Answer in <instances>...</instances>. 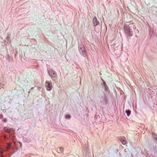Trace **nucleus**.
<instances>
[{"instance_id":"nucleus-1","label":"nucleus","mask_w":157,"mask_h":157,"mask_svg":"<svg viewBox=\"0 0 157 157\" xmlns=\"http://www.w3.org/2000/svg\"><path fill=\"white\" fill-rule=\"evenodd\" d=\"M124 29L125 33L128 36H132V29L128 25L127 26L124 27Z\"/></svg>"},{"instance_id":"nucleus-2","label":"nucleus","mask_w":157,"mask_h":157,"mask_svg":"<svg viewBox=\"0 0 157 157\" xmlns=\"http://www.w3.org/2000/svg\"><path fill=\"white\" fill-rule=\"evenodd\" d=\"M78 49L80 53L82 56L84 57L86 56V52L85 50L84 47L83 45H79Z\"/></svg>"},{"instance_id":"nucleus-3","label":"nucleus","mask_w":157,"mask_h":157,"mask_svg":"<svg viewBox=\"0 0 157 157\" xmlns=\"http://www.w3.org/2000/svg\"><path fill=\"white\" fill-rule=\"evenodd\" d=\"M45 85L47 90H52V83L51 82L46 81L45 82Z\"/></svg>"},{"instance_id":"nucleus-4","label":"nucleus","mask_w":157,"mask_h":157,"mask_svg":"<svg viewBox=\"0 0 157 157\" xmlns=\"http://www.w3.org/2000/svg\"><path fill=\"white\" fill-rule=\"evenodd\" d=\"M107 99L105 95H104L102 97V100L100 101L101 104L103 105L104 104H106L107 103Z\"/></svg>"},{"instance_id":"nucleus-5","label":"nucleus","mask_w":157,"mask_h":157,"mask_svg":"<svg viewBox=\"0 0 157 157\" xmlns=\"http://www.w3.org/2000/svg\"><path fill=\"white\" fill-rule=\"evenodd\" d=\"M48 73L49 75L52 77L55 78L56 77L57 73L56 71L54 70H49L48 71Z\"/></svg>"},{"instance_id":"nucleus-6","label":"nucleus","mask_w":157,"mask_h":157,"mask_svg":"<svg viewBox=\"0 0 157 157\" xmlns=\"http://www.w3.org/2000/svg\"><path fill=\"white\" fill-rule=\"evenodd\" d=\"M93 22L94 26H96L99 24V22L97 20L96 18L94 17L93 19Z\"/></svg>"},{"instance_id":"nucleus-7","label":"nucleus","mask_w":157,"mask_h":157,"mask_svg":"<svg viewBox=\"0 0 157 157\" xmlns=\"http://www.w3.org/2000/svg\"><path fill=\"white\" fill-rule=\"evenodd\" d=\"M126 138L125 137H122L121 139V142L124 145L126 143Z\"/></svg>"},{"instance_id":"nucleus-8","label":"nucleus","mask_w":157,"mask_h":157,"mask_svg":"<svg viewBox=\"0 0 157 157\" xmlns=\"http://www.w3.org/2000/svg\"><path fill=\"white\" fill-rule=\"evenodd\" d=\"M125 113H126L127 116L128 117L131 114V111L129 110H126L125 111Z\"/></svg>"},{"instance_id":"nucleus-9","label":"nucleus","mask_w":157,"mask_h":157,"mask_svg":"<svg viewBox=\"0 0 157 157\" xmlns=\"http://www.w3.org/2000/svg\"><path fill=\"white\" fill-rule=\"evenodd\" d=\"M152 135L154 139H155L156 140H157V135H156V134L155 133H153Z\"/></svg>"},{"instance_id":"nucleus-10","label":"nucleus","mask_w":157,"mask_h":157,"mask_svg":"<svg viewBox=\"0 0 157 157\" xmlns=\"http://www.w3.org/2000/svg\"><path fill=\"white\" fill-rule=\"evenodd\" d=\"M57 151L59 152H61L63 151V148L62 147L58 148L57 149Z\"/></svg>"},{"instance_id":"nucleus-11","label":"nucleus","mask_w":157,"mask_h":157,"mask_svg":"<svg viewBox=\"0 0 157 157\" xmlns=\"http://www.w3.org/2000/svg\"><path fill=\"white\" fill-rule=\"evenodd\" d=\"M103 85H104V87L105 89V90H107V89L108 88V87L107 85H106V83L103 80Z\"/></svg>"},{"instance_id":"nucleus-12","label":"nucleus","mask_w":157,"mask_h":157,"mask_svg":"<svg viewBox=\"0 0 157 157\" xmlns=\"http://www.w3.org/2000/svg\"><path fill=\"white\" fill-rule=\"evenodd\" d=\"M71 118V116L70 115H65V118L66 119H70Z\"/></svg>"},{"instance_id":"nucleus-13","label":"nucleus","mask_w":157,"mask_h":157,"mask_svg":"<svg viewBox=\"0 0 157 157\" xmlns=\"http://www.w3.org/2000/svg\"><path fill=\"white\" fill-rule=\"evenodd\" d=\"M7 128L6 127H5V128H4V130H7Z\"/></svg>"},{"instance_id":"nucleus-14","label":"nucleus","mask_w":157,"mask_h":157,"mask_svg":"<svg viewBox=\"0 0 157 157\" xmlns=\"http://www.w3.org/2000/svg\"><path fill=\"white\" fill-rule=\"evenodd\" d=\"M33 88H34L33 87H32V88H31V89H33Z\"/></svg>"}]
</instances>
